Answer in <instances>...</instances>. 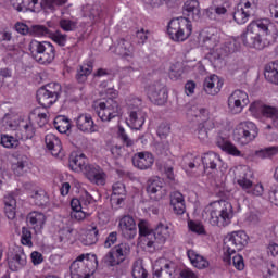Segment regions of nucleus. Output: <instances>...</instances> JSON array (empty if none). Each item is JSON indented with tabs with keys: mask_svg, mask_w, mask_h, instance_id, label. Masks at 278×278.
<instances>
[{
	"mask_svg": "<svg viewBox=\"0 0 278 278\" xmlns=\"http://www.w3.org/2000/svg\"><path fill=\"white\" fill-rule=\"evenodd\" d=\"M93 110L103 123H110L112 118L121 116V105H118V102L114 99L94 104Z\"/></svg>",
	"mask_w": 278,
	"mask_h": 278,
	"instance_id": "6e6552de",
	"label": "nucleus"
},
{
	"mask_svg": "<svg viewBox=\"0 0 278 278\" xmlns=\"http://www.w3.org/2000/svg\"><path fill=\"white\" fill-rule=\"evenodd\" d=\"M249 244V235L242 230L232 231L224 239V251L227 253H238Z\"/></svg>",
	"mask_w": 278,
	"mask_h": 278,
	"instance_id": "1a4fd4ad",
	"label": "nucleus"
},
{
	"mask_svg": "<svg viewBox=\"0 0 278 278\" xmlns=\"http://www.w3.org/2000/svg\"><path fill=\"white\" fill-rule=\"evenodd\" d=\"M13 173L21 177L27 173V162L26 161H18L17 163L13 164Z\"/></svg>",
	"mask_w": 278,
	"mask_h": 278,
	"instance_id": "3c124183",
	"label": "nucleus"
},
{
	"mask_svg": "<svg viewBox=\"0 0 278 278\" xmlns=\"http://www.w3.org/2000/svg\"><path fill=\"white\" fill-rule=\"evenodd\" d=\"M277 26L270 23L268 18L252 21L241 35L244 47H250V49H256L257 51H262L277 42Z\"/></svg>",
	"mask_w": 278,
	"mask_h": 278,
	"instance_id": "f257e3e1",
	"label": "nucleus"
},
{
	"mask_svg": "<svg viewBox=\"0 0 278 278\" xmlns=\"http://www.w3.org/2000/svg\"><path fill=\"white\" fill-rule=\"evenodd\" d=\"M18 127L20 132L16 134L17 138H21V140H30V138H34L35 130L31 124L22 122Z\"/></svg>",
	"mask_w": 278,
	"mask_h": 278,
	"instance_id": "c9c22d12",
	"label": "nucleus"
},
{
	"mask_svg": "<svg viewBox=\"0 0 278 278\" xmlns=\"http://www.w3.org/2000/svg\"><path fill=\"white\" fill-rule=\"evenodd\" d=\"M0 144H2V147H5V149H16L20 142L18 139L10 135H1Z\"/></svg>",
	"mask_w": 278,
	"mask_h": 278,
	"instance_id": "c03bdc74",
	"label": "nucleus"
},
{
	"mask_svg": "<svg viewBox=\"0 0 278 278\" xmlns=\"http://www.w3.org/2000/svg\"><path fill=\"white\" fill-rule=\"evenodd\" d=\"M30 118H36L39 127H45L49 123V113L40 112V109H35L30 113Z\"/></svg>",
	"mask_w": 278,
	"mask_h": 278,
	"instance_id": "79ce46f5",
	"label": "nucleus"
},
{
	"mask_svg": "<svg viewBox=\"0 0 278 278\" xmlns=\"http://www.w3.org/2000/svg\"><path fill=\"white\" fill-rule=\"evenodd\" d=\"M201 162L204 166V170H216L218 163L220 162V156L215 152H207L201 157Z\"/></svg>",
	"mask_w": 278,
	"mask_h": 278,
	"instance_id": "bb28decb",
	"label": "nucleus"
},
{
	"mask_svg": "<svg viewBox=\"0 0 278 278\" xmlns=\"http://www.w3.org/2000/svg\"><path fill=\"white\" fill-rule=\"evenodd\" d=\"M214 127H215L214 121H206L205 123H200L195 130L198 134L199 140H201L202 142H205V140H207L208 138L207 132L210 131V129H214Z\"/></svg>",
	"mask_w": 278,
	"mask_h": 278,
	"instance_id": "473e14b6",
	"label": "nucleus"
},
{
	"mask_svg": "<svg viewBox=\"0 0 278 278\" xmlns=\"http://www.w3.org/2000/svg\"><path fill=\"white\" fill-rule=\"evenodd\" d=\"M132 277L134 278H147L148 277L147 269H144L142 264H140V263L134 264Z\"/></svg>",
	"mask_w": 278,
	"mask_h": 278,
	"instance_id": "864d4df0",
	"label": "nucleus"
},
{
	"mask_svg": "<svg viewBox=\"0 0 278 278\" xmlns=\"http://www.w3.org/2000/svg\"><path fill=\"white\" fill-rule=\"evenodd\" d=\"M208 223L213 227H227L233 218V206L230 202L222 200L213 202L207 207Z\"/></svg>",
	"mask_w": 278,
	"mask_h": 278,
	"instance_id": "7ed1b4c3",
	"label": "nucleus"
},
{
	"mask_svg": "<svg viewBox=\"0 0 278 278\" xmlns=\"http://www.w3.org/2000/svg\"><path fill=\"white\" fill-rule=\"evenodd\" d=\"M188 256L191 261V264H193V266L195 268H199L200 270H203V268H207L210 266V262L201 255H195L194 257H192V255H190V252H188Z\"/></svg>",
	"mask_w": 278,
	"mask_h": 278,
	"instance_id": "37998d69",
	"label": "nucleus"
},
{
	"mask_svg": "<svg viewBox=\"0 0 278 278\" xmlns=\"http://www.w3.org/2000/svg\"><path fill=\"white\" fill-rule=\"evenodd\" d=\"M268 199L270 203L278 206V188L270 187Z\"/></svg>",
	"mask_w": 278,
	"mask_h": 278,
	"instance_id": "774afa93",
	"label": "nucleus"
},
{
	"mask_svg": "<svg viewBox=\"0 0 278 278\" xmlns=\"http://www.w3.org/2000/svg\"><path fill=\"white\" fill-rule=\"evenodd\" d=\"M164 278H173V273H175V268H173V264L167 263L161 269H156Z\"/></svg>",
	"mask_w": 278,
	"mask_h": 278,
	"instance_id": "052dcab7",
	"label": "nucleus"
},
{
	"mask_svg": "<svg viewBox=\"0 0 278 278\" xmlns=\"http://www.w3.org/2000/svg\"><path fill=\"white\" fill-rule=\"evenodd\" d=\"M31 199H34L35 204H37L39 207H41V205H46V203H48L49 201L47 192H45L43 190L35 191L31 195Z\"/></svg>",
	"mask_w": 278,
	"mask_h": 278,
	"instance_id": "de8ad7c7",
	"label": "nucleus"
},
{
	"mask_svg": "<svg viewBox=\"0 0 278 278\" xmlns=\"http://www.w3.org/2000/svg\"><path fill=\"white\" fill-rule=\"evenodd\" d=\"M148 98L155 105H164L168 101V92L161 83H154L147 87Z\"/></svg>",
	"mask_w": 278,
	"mask_h": 278,
	"instance_id": "f8f14e48",
	"label": "nucleus"
},
{
	"mask_svg": "<svg viewBox=\"0 0 278 278\" xmlns=\"http://www.w3.org/2000/svg\"><path fill=\"white\" fill-rule=\"evenodd\" d=\"M249 16H251L250 10L242 9V4L237 5L233 12V18L238 25H244L249 21Z\"/></svg>",
	"mask_w": 278,
	"mask_h": 278,
	"instance_id": "4c0bfd02",
	"label": "nucleus"
},
{
	"mask_svg": "<svg viewBox=\"0 0 278 278\" xmlns=\"http://www.w3.org/2000/svg\"><path fill=\"white\" fill-rule=\"evenodd\" d=\"M72 278H90V274L86 270V264L74 261L70 266Z\"/></svg>",
	"mask_w": 278,
	"mask_h": 278,
	"instance_id": "c85d7f7f",
	"label": "nucleus"
},
{
	"mask_svg": "<svg viewBox=\"0 0 278 278\" xmlns=\"http://www.w3.org/2000/svg\"><path fill=\"white\" fill-rule=\"evenodd\" d=\"M68 0H11V4L17 12H24V10H30V12H38L40 8L42 10H55V5H64Z\"/></svg>",
	"mask_w": 278,
	"mask_h": 278,
	"instance_id": "39448f33",
	"label": "nucleus"
},
{
	"mask_svg": "<svg viewBox=\"0 0 278 278\" xmlns=\"http://www.w3.org/2000/svg\"><path fill=\"white\" fill-rule=\"evenodd\" d=\"M168 149H170L168 141H160L155 144V151L157 155H165Z\"/></svg>",
	"mask_w": 278,
	"mask_h": 278,
	"instance_id": "e2e57ef3",
	"label": "nucleus"
},
{
	"mask_svg": "<svg viewBox=\"0 0 278 278\" xmlns=\"http://www.w3.org/2000/svg\"><path fill=\"white\" fill-rule=\"evenodd\" d=\"M37 101L43 108H51L58 100L43 87L37 90Z\"/></svg>",
	"mask_w": 278,
	"mask_h": 278,
	"instance_id": "cd10ccee",
	"label": "nucleus"
},
{
	"mask_svg": "<svg viewBox=\"0 0 278 278\" xmlns=\"http://www.w3.org/2000/svg\"><path fill=\"white\" fill-rule=\"evenodd\" d=\"M249 175H251V169L249 167H239L236 174L238 186H240V188L248 194H252V197H262V194H264V186H262V184L253 186V181L249 179Z\"/></svg>",
	"mask_w": 278,
	"mask_h": 278,
	"instance_id": "0eeeda50",
	"label": "nucleus"
},
{
	"mask_svg": "<svg viewBox=\"0 0 278 278\" xmlns=\"http://www.w3.org/2000/svg\"><path fill=\"white\" fill-rule=\"evenodd\" d=\"M115 51L118 55L129 58L134 53V46H131V42L122 38L118 40Z\"/></svg>",
	"mask_w": 278,
	"mask_h": 278,
	"instance_id": "72a5a7b5",
	"label": "nucleus"
},
{
	"mask_svg": "<svg viewBox=\"0 0 278 278\" xmlns=\"http://www.w3.org/2000/svg\"><path fill=\"white\" fill-rule=\"evenodd\" d=\"M60 27L64 31H73V29L77 28V23H75L71 20H61L60 21Z\"/></svg>",
	"mask_w": 278,
	"mask_h": 278,
	"instance_id": "680f3d73",
	"label": "nucleus"
},
{
	"mask_svg": "<svg viewBox=\"0 0 278 278\" xmlns=\"http://www.w3.org/2000/svg\"><path fill=\"white\" fill-rule=\"evenodd\" d=\"M99 230H97L96 227H93L91 230H89L86 235V244L92 245L97 243V240H99Z\"/></svg>",
	"mask_w": 278,
	"mask_h": 278,
	"instance_id": "6e6d98bb",
	"label": "nucleus"
},
{
	"mask_svg": "<svg viewBox=\"0 0 278 278\" xmlns=\"http://www.w3.org/2000/svg\"><path fill=\"white\" fill-rule=\"evenodd\" d=\"M188 227L190 231H193V233H198V236H205V227L203 224L199 222H189Z\"/></svg>",
	"mask_w": 278,
	"mask_h": 278,
	"instance_id": "603ef678",
	"label": "nucleus"
},
{
	"mask_svg": "<svg viewBox=\"0 0 278 278\" xmlns=\"http://www.w3.org/2000/svg\"><path fill=\"white\" fill-rule=\"evenodd\" d=\"M218 42H220L218 30L216 28H208L202 39V47L212 51V49L218 46Z\"/></svg>",
	"mask_w": 278,
	"mask_h": 278,
	"instance_id": "412c9836",
	"label": "nucleus"
},
{
	"mask_svg": "<svg viewBox=\"0 0 278 278\" xmlns=\"http://www.w3.org/2000/svg\"><path fill=\"white\" fill-rule=\"evenodd\" d=\"M249 105V94L242 90H235L228 98V108L231 114H240Z\"/></svg>",
	"mask_w": 278,
	"mask_h": 278,
	"instance_id": "9b49d317",
	"label": "nucleus"
},
{
	"mask_svg": "<svg viewBox=\"0 0 278 278\" xmlns=\"http://www.w3.org/2000/svg\"><path fill=\"white\" fill-rule=\"evenodd\" d=\"M80 203L83 207H88V205H92V203H94V198H92L88 191H85L80 198Z\"/></svg>",
	"mask_w": 278,
	"mask_h": 278,
	"instance_id": "69168bd1",
	"label": "nucleus"
},
{
	"mask_svg": "<svg viewBox=\"0 0 278 278\" xmlns=\"http://www.w3.org/2000/svg\"><path fill=\"white\" fill-rule=\"evenodd\" d=\"M30 34H34L35 36H46L48 38L51 37V30L42 25L33 26L30 29Z\"/></svg>",
	"mask_w": 278,
	"mask_h": 278,
	"instance_id": "8fccbe9b",
	"label": "nucleus"
},
{
	"mask_svg": "<svg viewBox=\"0 0 278 278\" xmlns=\"http://www.w3.org/2000/svg\"><path fill=\"white\" fill-rule=\"evenodd\" d=\"M47 149L54 157H58L62 153V141L54 134H48L45 137Z\"/></svg>",
	"mask_w": 278,
	"mask_h": 278,
	"instance_id": "5701e85b",
	"label": "nucleus"
},
{
	"mask_svg": "<svg viewBox=\"0 0 278 278\" xmlns=\"http://www.w3.org/2000/svg\"><path fill=\"white\" fill-rule=\"evenodd\" d=\"M194 116H195V118H200V121H202V123H207V121H212L210 118V110H207L205 108L198 109Z\"/></svg>",
	"mask_w": 278,
	"mask_h": 278,
	"instance_id": "bf43d9fd",
	"label": "nucleus"
},
{
	"mask_svg": "<svg viewBox=\"0 0 278 278\" xmlns=\"http://www.w3.org/2000/svg\"><path fill=\"white\" fill-rule=\"evenodd\" d=\"M22 244L25 247H33L31 242V230L27 227L22 228V239H21Z\"/></svg>",
	"mask_w": 278,
	"mask_h": 278,
	"instance_id": "5fc2aeb1",
	"label": "nucleus"
},
{
	"mask_svg": "<svg viewBox=\"0 0 278 278\" xmlns=\"http://www.w3.org/2000/svg\"><path fill=\"white\" fill-rule=\"evenodd\" d=\"M30 53L38 64H51L55 60V47L49 41L30 42Z\"/></svg>",
	"mask_w": 278,
	"mask_h": 278,
	"instance_id": "423d86ee",
	"label": "nucleus"
},
{
	"mask_svg": "<svg viewBox=\"0 0 278 278\" xmlns=\"http://www.w3.org/2000/svg\"><path fill=\"white\" fill-rule=\"evenodd\" d=\"M92 73V65L87 64V65H81L76 74V80L78 84H85L88 79V75H91Z\"/></svg>",
	"mask_w": 278,
	"mask_h": 278,
	"instance_id": "a19ab883",
	"label": "nucleus"
},
{
	"mask_svg": "<svg viewBox=\"0 0 278 278\" xmlns=\"http://www.w3.org/2000/svg\"><path fill=\"white\" fill-rule=\"evenodd\" d=\"M139 227V236L142 239V242L151 249V251H160L166 244V240H168V226L163 223H159L156 228L153 230L151 226H149V222L141 220L138 224Z\"/></svg>",
	"mask_w": 278,
	"mask_h": 278,
	"instance_id": "f03ea898",
	"label": "nucleus"
},
{
	"mask_svg": "<svg viewBox=\"0 0 278 278\" xmlns=\"http://www.w3.org/2000/svg\"><path fill=\"white\" fill-rule=\"evenodd\" d=\"M4 214L9 220H14L16 218V198L14 194L9 193L4 195Z\"/></svg>",
	"mask_w": 278,
	"mask_h": 278,
	"instance_id": "393cba45",
	"label": "nucleus"
},
{
	"mask_svg": "<svg viewBox=\"0 0 278 278\" xmlns=\"http://www.w3.org/2000/svg\"><path fill=\"white\" fill-rule=\"evenodd\" d=\"M260 130L253 122H241L233 131L235 138L239 141L249 143L257 138Z\"/></svg>",
	"mask_w": 278,
	"mask_h": 278,
	"instance_id": "9d476101",
	"label": "nucleus"
},
{
	"mask_svg": "<svg viewBox=\"0 0 278 278\" xmlns=\"http://www.w3.org/2000/svg\"><path fill=\"white\" fill-rule=\"evenodd\" d=\"M251 112L260 111L266 118H271L274 123L278 121V109L275 106L262 104V102H254L250 105Z\"/></svg>",
	"mask_w": 278,
	"mask_h": 278,
	"instance_id": "a211bd4d",
	"label": "nucleus"
},
{
	"mask_svg": "<svg viewBox=\"0 0 278 278\" xmlns=\"http://www.w3.org/2000/svg\"><path fill=\"white\" fill-rule=\"evenodd\" d=\"M113 195L114 197H121L117 199V203L121 204L122 201H124L127 190L125 189V185L123 182H115L112 187Z\"/></svg>",
	"mask_w": 278,
	"mask_h": 278,
	"instance_id": "a18cd8bd",
	"label": "nucleus"
},
{
	"mask_svg": "<svg viewBox=\"0 0 278 278\" xmlns=\"http://www.w3.org/2000/svg\"><path fill=\"white\" fill-rule=\"evenodd\" d=\"M144 112L140 109H136L134 111H130L128 125L131 127V129H141L142 125H144Z\"/></svg>",
	"mask_w": 278,
	"mask_h": 278,
	"instance_id": "a878e982",
	"label": "nucleus"
},
{
	"mask_svg": "<svg viewBox=\"0 0 278 278\" xmlns=\"http://www.w3.org/2000/svg\"><path fill=\"white\" fill-rule=\"evenodd\" d=\"M132 164L140 170H147L153 166V154L149 152H139L134 155Z\"/></svg>",
	"mask_w": 278,
	"mask_h": 278,
	"instance_id": "6ab92c4d",
	"label": "nucleus"
},
{
	"mask_svg": "<svg viewBox=\"0 0 278 278\" xmlns=\"http://www.w3.org/2000/svg\"><path fill=\"white\" fill-rule=\"evenodd\" d=\"M265 79L270 81V84H277L278 86V60L269 62L265 66Z\"/></svg>",
	"mask_w": 278,
	"mask_h": 278,
	"instance_id": "c756f323",
	"label": "nucleus"
},
{
	"mask_svg": "<svg viewBox=\"0 0 278 278\" xmlns=\"http://www.w3.org/2000/svg\"><path fill=\"white\" fill-rule=\"evenodd\" d=\"M47 220V217L45 214L39 212H31L27 215L26 222L36 231H40L45 225V222Z\"/></svg>",
	"mask_w": 278,
	"mask_h": 278,
	"instance_id": "b1692460",
	"label": "nucleus"
},
{
	"mask_svg": "<svg viewBox=\"0 0 278 278\" xmlns=\"http://www.w3.org/2000/svg\"><path fill=\"white\" fill-rule=\"evenodd\" d=\"M7 55L5 60H16L21 55V50L16 46H7Z\"/></svg>",
	"mask_w": 278,
	"mask_h": 278,
	"instance_id": "13d9d810",
	"label": "nucleus"
},
{
	"mask_svg": "<svg viewBox=\"0 0 278 278\" xmlns=\"http://www.w3.org/2000/svg\"><path fill=\"white\" fill-rule=\"evenodd\" d=\"M113 253L115 254L117 262H119V264H123L127 255L131 253V248L127 243H121L114 247Z\"/></svg>",
	"mask_w": 278,
	"mask_h": 278,
	"instance_id": "f704fd0d",
	"label": "nucleus"
},
{
	"mask_svg": "<svg viewBox=\"0 0 278 278\" xmlns=\"http://www.w3.org/2000/svg\"><path fill=\"white\" fill-rule=\"evenodd\" d=\"M50 38H52L59 47H64L66 45V35L62 34L60 30L51 33Z\"/></svg>",
	"mask_w": 278,
	"mask_h": 278,
	"instance_id": "4d7b16f0",
	"label": "nucleus"
},
{
	"mask_svg": "<svg viewBox=\"0 0 278 278\" xmlns=\"http://www.w3.org/2000/svg\"><path fill=\"white\" fill-rule=\"evenodd\" d=\"M122 236L126 238V240H134L136 238V233H138V228H136V220L134 217L126 215L119 219L118 225Z\"/></svg>",
	"mask_w": 278,
	"mask_h": 278,
	"instance_id": "ddd939ff",
	"label": "nucleus"
},
{
	"mask_svg": "<svg viewBox=\"0 0 278 278\" xmlns=\"http://www.w3.org/2000/svg\"><path fill=\"white\" fill-rule=\"evenodd\" d=\"M264 278H278V267L274 264L269 265L264 271Z\"/></svg>",
	"mask_w": 278,
	"mask_h": 278,
	"instance_id": "0e129e2a",
	"label": "nucleus"
},
{
	"mask_svg": "<svg viewBox=\"0 0 278 278\" xmlns=\"http://www.w3.org/2000/svg\"><path fill=\"white\" fill-rule=\"evenodd\" d=\"M167 34L174 42H184L192 36V23L188 17L174 18L168 23Z\"/></svg>",
	"mask_w": 278,
	"mask_h": 278,
	"instance_id": "20e7f679",
	"label": "nucleus"
},
{
	"mask_svg": "<svg viewBox=\"0 0 278 278\" xmlns=\"http://www.w3.org/2000/svg\"><path fill=\"white\" fill-rule=\"evenodd\" d=\"M229 53H231V49H229V47L227 46H223L214 50L211 53V58H213L215 64H219L220 62H223V60H225V58L229 55Z\"/></svg>",
	"mask_w": 278,
	"mask_h": 278,
	"instance_id": "58836bf2",
	"label": "nucleus"
},
{
	"mask_svg": "<svg viewBox=\"0 0 278 278\" xmlns=\"http://www.w3.org/2000/svg\"><path fill=\"white\" fill-rule=\"evenodd\" d=\"M184 14L192 21L201 18V5L198 0H187L184 4Z\"/></svg>",
	"mask_w": 278,
	"mask_h": 278,
	"instance_id": "4be33fe9",
	"label": "nucleus"
},
{
	"mask_svg": "<svg viewBox=\"0 0 278 278\" xmlns=\"http://www.w3.org/2000/svg\"><path fill=\"white\" fill-rule=\"evenodd\" d=\"M102 264H104V266H118L121 263L112 250L103 256Z\"/></svg>",
	"mask_w": 278,
	"mask_h": 278,
	"instance_id": "09e8293b",
	"label": "nucleus"
},
{
	"mask_svg": "<svg viewBox=\"0 0 278 278\" xmlns=\"http://www.w3.org/2000/svg\"><path fill=\"white\" fill-rule=\"evenodd\" d=\"M87 165L88 159H86V154L84 153L76 155L72 160H70V168H72V170H75V173H84Z\"/></svg>",
	"mask_w": 278,
	"mask_h": 278,
	"instance_id": "7c9ffc66",
	"label": "nucleus"
},
{
	"mask_svg": "<svg viewBox=\"0 0 278 278\" xmlns=\"http://www.w3.org/2000/svg\"><path fill=\"white\" fill-rule=\"evenodd\" d=\"M45 90H48L52 97L55 98L58 101L60 99V96L62 94V85L58 83H51L43 87Z\"/></svg>",
	"mask_w": 278,
	"mask_h": 278,
	"instance_id": "49530a36",
	"label": "nucleus"
},
{
	"mask_svg": "<svg viewBox=\"0 0 278 278\" xmlns=\"http://www.w3.org/2000/svg\"><path fill=\"white\" fill-rule=\"evenodd\" d=\"M54 127L60 134H66L71 131L73 125L71 124V119L64 115H58L54 118Z\"/></svg>",
	"mask_w": 278,
	"mask_h": 278,
	"instance_id": "2f4dec72",
	"label": "nucleus"
},
{
	"mask_svg": "<svg viewBox=\"0 0 278 278\" xmlns=\"http://www.w3.org/2000/svg\"><path fill=\"white\" fill-rule=\"evenodd\" d=\"M229 8H231V0H215L212 5V10H214V13L218 16L227 14Z\"/></svg>",
	"mask_w": 278,
	"mask_h": 278,
	"instance_id": "e433bc0d",
	"label": "nucleus"
},
{
	"mask_svg": "<svg viewBox=\"0 0 278 278\" xmlns=\"http://www.w3.org/2000/svg\"><path fill=\"white\" fill-rule=\"evenodd\" d=\"M164 188V180L161 178H152L148 180L147 192L150 194V199L153 201H160L164 193L162 189Z\"/></svg>",
	"mask_w": 278,
	"mask_h": 278,
	"instance_id": "f3484780",
	"label": "nucleus"
},
{
	"mask_svg": "<svg viewBox=\"0 0 278 278\" xmlns=\"http://www.w3.org/2000/svg\"><path fill=\"white\" fill-rule=\"evenodd\" d=\"M220 88H223V83H220V78L217 75H212L204 79L203 90L211 97H216L220 92Z\"/></svg>",
	"mask_w": 278,
	"mask_h": 278,
	"instance_id": "aec40b11",
	"label": "nucleus"
},
{
	"mask_svg": "<svg viewBox=\"0 0 278 278\" xmlns=\"http://www.w3.org/2000/svg\"><path fill=\"white\" fill-rule=\"evenodd\" d=\"M169 205L173 208L174 214L181 216L186 214V200L184 194L179 191H174L169 194Z\"/></svg>",
	"mask_w": 278,
	"mask_h": 278,
	"instance_id": "dca6fc26",
	"label": "nucleus"
},
{
	"mask_svg": "<svg viewBox=\"0 0 278 278\" xmlns=\"http://www.w3.org/2000/svg\"><path fill=\"white\" fill-rule=\"evenodd\" d=\"M255 155H256V157H260L261 160L275 157V155H278V146H273V147L257 150V151H255Z\"/></svg>",
	"mask_w": 278,
	"mask_h": 278,
	"instance_id": "ea45409f",
	"label": "nucleus"
},
{
	"mask_svg": "<svg viewBox=\"0 0 278 278\" xmlns=\"http://www.w3.org/2000/svg\"><path fill=\"white\" fill-rule=\"evenodd\" d=\"M76 127L79 131L84 134H94L97 131V127L94 126V121H92V116L88 114H80L74 119Z\"/></svg>",
	"mask_w": 278,
	"mask_h": 278,
	"instance_id": "2eb2a0df",
	"label": "nucleus"
},
{
	"mask_svg": "<svg viewBox=\"0 0 278 278\" xmlns=\"http://www.w3.org/2000/svg\"><path fill=\"white\" fill-rule=\"evenodd\" d=\"M83 173L92 184H97V186L105 185V174L101 167L87 164Z\"/></svg>",
	"mask_w": 278,
	"mask_h": 278,
	"instance_id": "4468645a",
	"label": "nucleus"
},
{
	"mask_svg": "<svg viewBox=\"0 0 278 278\" xmlns=\"http://www.w3.org/2000/svg\"><path fill=\"white\" fill-rule=\"evenodd\" d=\"M232 264L237 270H244V257L242 255L233 256Z\"/></svg>",
	"mask_w": 278,
	"mask_h": 278,
	"instance_id": "338daca9",
	"label": "nucleus"
}]
</instances>
